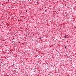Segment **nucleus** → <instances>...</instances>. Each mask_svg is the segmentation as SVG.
I'll list each match as a JSON object with an SVG mask.
<instances>
[{"mask_svg": "<svg viewBox=\"0 0 76 76\" xmlns=\"http://www.w3.org/2000/svg\"><path fill=\"white\" fill-rule=\"evenodd\" d=\"M66 36L65 35V36H64V38H66Z\"/></svg>", "mask_w": 76, "mask_h": 76, "instance_id": "1", "label": "nucleus"}, {"mask_svg": "<svg viewBox=\"0 0 76 76\" xmlns=\"http://www.w3.org/2000/svg\"><path fill=\"white\" fill-rule=\"evenodd\" d=\"M39 39H40V40H41V38H39Z\"/></svg>", "mask_w": 76, "mask_h": 76, "instance_id": "2", "label": "nucleus"}, {"mask_svg": "<svg viewBox=\"0 0 76 76\" xmlns=\"http://www.w3.org/2000/svg\"><path fill=\"white\" fill-rule=\"evenodd\" d=\"M64 48H65V49L66 48V47L65 46Z\"/></svg>", "mask_w": 76, "mask_h": 76, "instance_id": "3", "label": "nucleus"}, {"mask_svg": "<svg viewBox=\"0 0 76 76\" xmlns=\"http://www.w3.org/2000/svg\"><path fill=\"white\" fill-rule=\"evenodd\" d=\"M45 12H47V10H45Z\"/></svg>", "mask_w": 76, "mask_h": 76, "instance_id": "4", "label": "nucleus"}, {"mask_svg": "<svg viewBox=\"0 0 76 76\" xmlns=\"http://www.w3.org/2000/svg\"><path fill=\"white\" fill-rule=\"evenodd\" d=\"M1 63H2V62H1Z\"/></svg>", "mask_w": 76, "mask_h": 76, "instance_id": "5", "label": "nucleus"}, {"mask_svg": "<svg viewBox=\"0 0 76 76\" xmlns=\"http://www.w3.org/2000/svg\"><path fill=\"white\" fill-rule=\"evenodd\" d=\"M18 21H19V20H18Z\"/></svg>", "mask_w": 76, "mask_h": 76, "instance_id": "6", "label": "nucleus"}, {"mask_svg": "<svg viewBox=\"0 0 76 76\" xmlns=\"http://www.w3.org/2000/svg\"><path fill=\"white\" fill-rule=\"evenodd\" d=\"M13 66V65H12V66Z\"/></svg>", "mask_w": 76, "mask_h": 76, "instance_id": "7", "label": "nucleus"}, {"mask_svg": "<svg viewBox=\"0 0 76 76\" xmlns=\"http://www.w3.org/2000/svg\"><path fill=\"white\" fill-rule=\"evenodd\" d=\"M26 12H27V11H26Z\"/></svg>", "mask_w": 76, "mask_h": 76, "instance_id": "8", "label": "nucleus"}]
</instances>
